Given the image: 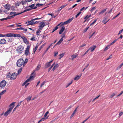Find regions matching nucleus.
<instances>
[{"label":"nucleus","mask_w":123,"mask_h":123,"mask_svg":"<svg viewBox=\"0 0 123 123\" xmlns=\"http://www.w3.org/2000/svg\"><path fill=\"white\" fill-rule=\"evenodd\" d=\"M34 71L32 72L31 74L30 77L28 79L25 81L24 83L22 84L23 86H24L25 85V88H26L28 86L29 84V83H28L26 84L25 85L26 83L29 81H31V80H32L34 78L35 76V74H34Z\"/></svg>","instance_id":"nucleus-1"},{"label":"nucleus","mask_w":123,"mask_h":123,"mask_svg":"<svg viewBox=\"0 0 123 123\" xmlns=\"http://www.w3.org/2000/svg\"><path fill=\"white\" fill-rule=\"evenodd\" d=\"M15 103V102H12L9 105V107H10L9 109L7 110L4 114V116L6 117L11 113L12 109L14 106V104Z\"/></svg>","instance_id":"nucleus-2"},{"label":"nucleus","mask_w":123,"mask_h":123,"mask_svg":"<svg viewBox=\"0 0 123 123\" xmlns=\"http://www.w3.org/2000/svg\"><path fill=\"white\" fill-rule=\"evenodd\" d=\"M25 64L24 60L22 58L18 60L17 62V65L18 67H21L23 65L24 66Z\"/></svg>","instance_id":"nucleus-3"},{"label":"nucleus","mask_w":123,"mask_h":123,"mask_svg":"<svg viewBox=\"0 0 123 123\" xmlns=\"http://www.w3.org/2000/svg\"><path fill=\"white\" fill-rule=\"evenodd\" d=\"M24 49V46L22 45H20L17 47L16 50L18 54H20L23 52Z\"/></svg>","instance_id":"nucleus-4"},{"label":"nucleus","mask_w":123,"mask_h":123,"mask_svg":"<svg viewBox=\"0 0 123 123\" xmlns=\"http://www.w3.org/2000/svg\"><path fill=\"white\" fill-rule=\"evenodd\" d=\"M6 82L5 80H3L0 83V87L3 88L6 86Z\"/></svg>","instance_id":"nucleus-5"},{"label":"nucleus","mask_w":123,"mask_h":123,"mask_svg":"<svg viewBox=\"0 0 123 123\" xmlns=\"http://www.w3.org/2000/svg\"><path fill=\"white\" fill-rule=\"evenodd\" d=\"M40 25L39 26V30H42L43 28L46 25L43 21L40 22Z\"/></svg>","instance_id":"nucleus-6"},{"label":"nucleus","mask_w":123,"mask_h":123,"mask_svg":"<svg viewBox=\"0 0 123 123\" xmlns=\"http://www.w3.org/2000/svg\"><path fill=\"white\" fill-rule=\"evenodd\" d=\"M17 77V74L14 73H13L11 75L10 79L12 80H13L15 79Z\"/></svg>","instance_id":"nucleus-7"},{"label":"nucleus","mask_w":123,"mask_h":123,"mask_svg":"<svg viewBox=\"0 0 123 123\" xmlns=\"http://www.w3.org/2000/svg\"><path fill=\"white\" fill-rule=\"evenodd\" d=\"M74 18L73 17H72L71 18H69L67 21L65 22L62 24V25H64L66 24H68L71 22L73 19Z\"/></svg>","instance_id":"nucleus-8"},{"label":"nucleus","mask_w":123,"mask_h":123,"mask_svg":"<svg viewBox=\"0 0 123 123\" xmlns=\"http://www.w3.org/2000/svg\"><path fill=\"white\" fill-rule=\"evenodd\" d=\"M30 48V47L29 46H28L25 50V54L26 55H28V54L30 53L29 51Z\"/></svg>","instance_id":"nucleus-9"},{"label":"nucleus","mask_w":123,"mask_h":123,"mask_svg":"<svg viewBox=\"0 0 123 123\" xmlns=\"http://www.w3.org/2000/svg\"><path fill=\"white\" fill-rule=\"evenodd\" d=\"M21 38L23 40V41L26 44H28L29 42L25 37L23 36L21 37Z\"/></svg>","instance_id":"nucleus-10"},{"label":"nucleus","mask_w":123,"mask_h":123,"mask_svg":"<svg viewBox=\"0 0 123 123\" xmlns=\"http://www.w3.org/2000/svg\"><path fill=\"white\" fill-rule=\"evenodd\" d=\"M6 43V40L4 38L0 40V44H5Z\"/></svg>","instance_id":"nucleus-11"},{"label":"nucleus","mask_w":123,"mask_h":123,"mask_svg":"<svg viewBox=\"0 0 123 123\" xmlns=\"http://www.w3.org/2000/svg\"><path fill=\"white\" fill-rule=\"evenodd\" d=\"M21 14V13H20L16 14V12H11L10 13V14L12 16L18 15Z\"/></svg>","instance_id":"nucleus-12"},{"label":"nucleus","mask_w":123,"mask_h":123,"mask_svg":"<svg viewBox=\"0 0 123 123\" xmlns=\"http://www.w3.org/2000/svg\"><path fill=\"white\" fill-rule=\"evenodd\" d=\"M82 74H81L80 75V76L77 75L74 78V80H78L80 77L82 76Z\"/></svg>","instance_id":"nucleus-13"},{"label":"nucleus","mask_w":123,"mask_h":123,"mask_svg":"<svg viewBox=\"0 0 123 123\" xmlns=\"http://www.w3.org/2000/svg\"><path fill=\"white\" fill-rule=\"evenodd\" d=\"M107 9V8L104 9L102 10L100 12H98V15H99L101 14H103L105 11H106Z\"/></svg>","instance_id":"nucleus-14"},{"label":"nucleus","mask_w":123,"mask_h":123,"mask_svg":"<svg viewBox=\"0 0 123 123\" xmlns=\"http://www.w3.org/2000/svg\"><path fill=\"white\" fill-rule=\"evenodd\" d=\"M96 46L95 45H93V46H92V47H90L88 49L89 50H91V51H93L96 48Z\"/></svg>","instance_id":"nucleus-15"},{"label":"nucleus","mask_w":123,"mask_h":123,"mask_svg":"<svg viewBox=\"0 0 123 123\" xmlns=\"http://www.w3.org/2000/svg\"><path fill=\"white\" fill-rule=\"evenodd\" d=\"M4 7L5 8L8 10H10V6L9 5L6 4L4 6Z\"/></svg>","instance_id":"nucleus-16"},{"label":"nucleus","mask_w":123,"mask_h":123,"mask_svg":"<svg viewBox=\"0 0 123 123\" xmlns=\"http://www.w3.org/2000/svg\"><path fill=\"white\" fill-rule=\"evenodd\" d=\"M65 29V28L64 26H63L61 28V30H60L59 33V34H61L63 31Z\"/></svg>","instance_id":"nucleus-17"},{"label":"nucleus","mask_w":123,"mask_h":123,"mask_svg":"<svg viewBox=\"0 0 123 123\" xmlns=\"http://www.w3.org/2000/svg\"><path fill=\"white\" fill-rule=\"evenodd\" d=\"M63 40V39L62 38H61V39L56 43V45L60 44Z\"/></svg>","instance_id":"nucleus-18"},{"label":"nucleus","mask_w":123,"mask_h":123,"mask_svg":"<svg viewBox=\"0 0 123 123\" xmlns=\"http://www.w3.org/2000/svg\"><path fill=\"white\" fill-rule=\"evenodd\" d=\"M38 47V45H36L35 48H34L33 49V53L34 54L35 53V52L37 49Z\"/></svg>","instance_id":"nucleus-19"},{"label":"nucleus","mask_w":123,"mask_h":123,"mask_svg":"<svg viewBox=\"0 0 123 123\" xmlns=\"http://www.w3.org/2000/svg\"><path fill=\"white\" fill-rule=\"evenodd\" d=\"M13 37H21V36L20 34H13Z\"/></svg>","instance_id":"nucleus-20"},{"label":"nucleus","mask_w":123,"mask_h":123,"mask_svg":"<svg viewBox=\"0 0 123 123\" xmlns=\"http://www.w3.org/2000/svg\"><path fill=\"white\" fill-rule=\"evenodd\" d=\"M59 67V65L57 63L54 66V67L52 69V70L54 71V70Z\"/></svg>","instance_id":"nucleus-21"},{"label":"nucleus","mask_w":123,"mask_h":123,"mask_svg":"<svg viewBox=\"0 0 123 123\" xmlns=\"http://www.w3.org/2000/svg\"><path fill=\"white\" fill-rule=\"evenodd\" d=\"M78 55H73L71 56V57H72V61L75 58L78 56Z\"/></svg>","instance_id":"nucleus-22"},{"label":"nucleus","mask_w":123,"mask_h":123,"mask_svg":"<svg viewBox=\"0 0 123 123\" xmlns=\"http://www.w3.org/2000/svg\"><path fill=\"white\" fill-rule=\"evenodd\" d=\"M13 34L12 33H9L6 34V37H13Z\"/></svg>","instance_id":"nucleus-23"},{"label":"nucleus","mask_w":123,"mask_h":123,"mask_svg":"<svg viewBox=\"0 0 123 123\" xmlns=\"http://www.w3.org/2000/svg\"><path fill=\"white\" fill-rule=\"evenodd\" d=\"M50 64L48 62L46 63L45 64V68H48L50 66Z\"/></svg>","instance_id":"nucleus-24"},{"label":"nucleus","mask_w":123,"mask_h":123,"mask_svg":"<svg viewBox=\"0 0 123 123\" xmlns=\"http://www.w3.org/2000/svg\"><path fill=\"white\" fill-rule=\"evenodd\" d=\"M21 101L19 103L18 105L14 108L13 111V112L14 111H15V110H16L17 108L19 106V105H20L21 104Z\"/></svg>","instance_id":"nucleus-25"},{"label":"nucleus","mask_w":123,"mask_h":123,"mask_svg":"<svg viewBox=\"0 0 123 123\" xmlns=\"http://www.w3.org/2000/svg\"><path fill=\"white\" fill-rule=\"evenodd\" d=\"M11 74L10 72H9L6 74V77L7 78H9L11 77Z\"/></svg>","instance_id":"nucleus-26"},{"label":"nucleus","mask_w":123,"mask_h":123,"mask_svg":"<svg viewBox=\"0 0 123 123\" xmlns=\"http://www.w3.org/2000/svg\"><path fill=\"white\" fill-rule=\"evenodd\" d=\"M34 4H33L31 5L29 7L32 9H35L36 8H37V7L36 6L34 7Z\"/></svg>","instance_id":"nucleus-27"},{"label":"nucleus","mask_w":123,"mask_h":123,"mask_svg":"<svg viewBox=\"0 0 123 123\" xmlns=\"http://www.w3.org/2000/svg\"><path fill=\"white\" fill-rule=\"evenodd\" d=\"M123 65V62L117 68L116 70L119 69Z\"/></svg>","instance_id":"nucleus-28"},{"label":"nucleus","mask_w":123,"mask_h":123,"mask_svg":"<svg viewBox=\"0 0 123 123\" xmlns=\"http://www.w3.org/2000/svg\"><path fill=\"white\" fill-rule=\"evenodd\" d=\"M91 15H87L86 16V17L84 18V19L85 20V21H84V22L88 18H89L91 16Z\"/></svg>","instance_id":"nucleus-29"},{"label":"nucleus","mask_w":123,"mask_h":123,"mask_svg":"<svg viewBox=\"0 0 123 123\" xmlns=\"http://www.w3.org/2000/svg\"><path fill=\"white\" fill-rule=\"evenodd\" d=\"M64 53H62L59 55V56H60L59 57V59H61L62 58L64 55Z\"/></svg>","instance_id":"nucleus-30"},{"label":"nucleus","mask_w":123,"mask_h":123,"mask_svg":"<svg viewBox=\"0 0 123 123\" xmlns=\"http://www.w3.org/2000/svg\"><path fill=\"white\" fill-rule=\"evenodd\" d=\"M12 17L11 16V17H7L6 18H2L1 19V21H3L5 20H6L7 19H10L11 18V17Z\"/></svg>","instance_id":"nucleus-31"},{"label":"nucleus","mask_w":123,"mask_h":123,"mask_svg":"<svg viewBox=\"0 0 123 123\" xmlns=\"http://www.w3.org/2000/svg\"><path fill=\"white\" fill-rule=\"evenodd\" d=\"M118 40V39H116L113 42L111 43L110 44V45H113L114 43H115Z\"/></svg>","instance_id":"nucleus-32"},{"label":"nucleus","mask_w":123,"mask_h":123,"mask_svg":"<svg viewBox=\"0 0 123 123\" xmlns=\"http://www.w3.org/2000/svg\"><path fill=\"white\" fill-rule=\"evenodd\" d=\"M22 70V67L20 68L18 70V74H19L21 73V71Z\"/></svg>","instance_id":"nucleus-33"},{"label":"nucleus","mask_w":123,"mask_h":123,"mask_svg":"<svg viewBox=\"0 0 123 123\" xmlns=\"http://www.w3.org/2000/svg\"><path fill=\"white\" fill-rule=\"evenodd\" d=\"M31 96H29L26 98L28 102H29L31 99Z\"/></svg>","instance_id":"nucleus-34"},{"label":"nucleus","mask_w":123,"mask_h":123,"mask_svg":"<svg viewBox=\"0 0 123 123\" xmlns=\"http://www.w3.org/2000/svg\"><path fill=\"white\" fill-rule=\"evenodd\" d=\"M49 112L48 111H47L45 114L44 115V116L45 117H47V118L49 117V116H47V115L49 114Z\"/></svg>","instance_id":"nucleus-35"},{"label":"nucleus","mask_w":123,"mask_h":123,"mask_svg":"<svg viewBox=\"0 0 123 123\" xmlns=\"http://www.w3.org/2000/svg\"><path fill=\"white\" fill-rule=\"evenodd\" d=\"M55 62L51 66L49 69L48 72H49L52 68L55 65Z\"/></svg>","instance_id":"nucleus-36"},{"label":"nucleus","mask_w":123,"mask_h":123,"mask_svg":"<svg viewBox=\"0 0 123 123\" xmlns=\"http://www.w3.org/2000/svg\"><path fill=\"white\" fill-rule=\"evenodd\" d=\"M34 21L33 20V18H32L31 20L29 21V22H30L31 24V25H34V24H33V22Z\"/></svg>","instance_id":"nucleus-37"},{"label":"nucleus","mask_w":123,"mask_h":123,"mask_svg":"<svg viewBox=\"0 0 123 123\" xmlns=\"http://www.w3.org/2000/svg\"><path fill=\"white\" fill-rule=\"evenodd\" d=\"M73 82V80H72L69 83H68L66 86V87L67 88L68 86H69Z\"/></svg>","instance_id":"nucleus-38"},{"label":"nucleus","mask_w":123,"mask_h":123,"mask_svg":"<svg viewBox=\"0 0 123 123\" xmlns=\"http://www.w3.org/2000/svg\"><path fill=\"white\" fill-rule=\"evenodd\" d=\"M6 92V90H4V91H3L0 93V95H3L4 93L5 92Z\"/></svg>","instance_id":"nucleus-39"},{"label":"nucleus","mask_w":123,"mask_h":123,"mask_svg":"<svg viewBox=\"0 0 123 123\" xmlns=\"http://www.w3.org/2000/svg\"><path fill=\"white\" fill-rule=\"evenodd\" d=\"M44 4H44H42L41 3V4L38 3L37 4L36 6L38 7H40L43 5Z\"/></svg>","instance_id":"nucleus-40"},{"label":"nucleus","mask_w":123,"mask_h":123,"mask_svg":"<svg viewBox=\"0 0 123 123\" xmlns=\"http://www.w3.org/2000/svg\"><path fill=\"white\" fill-rule=\"evenodd\" d=\"M60 24V23L58 24L57 25L54 29H53V30H54V31H55L58 28V26Z\"/></svg>","instance_id":"nucleus-41"},{"label":"nucleus","mask_w":123,"mask_h":123,"mask_svg":"<svg viewBox=\"0 0 123 123\" xmlns=\"http://www.w3.org/2000/svg\"><path fill=\"white\" fill-rule=\"evenodd\" d=\"M65 34L66 33H63L62 34V35L61 36V37H62V38H62V39H63V38L65 37Z\"/></svg>","instance_id":"nucleus-42"},{"label":"nucleus","mask_w":123,"mask_h":123,"mask_svg":"<svg viewBox=\"0 0 123 123\" xmlns=\"http://www.w3.org/2000/svg\"><path fill=\"white\" fill-rule=\"evenodd\" d=\"M110 45H107L106 47L105 48L104 50L105 51L106 50H107L109 48H110Z\"/></svg>","instance_id":"nucleus-43"},{"label":"nucleus","mask_w":123,"mask_h":123,"mask_svg":"<svg viewBox=\"0 0 123 123\" xmlns=\"http://www.w3.org/2000/svg\"><path fill=\"white\" fill-rule=\"evenodd\" d=\"M68 5V4H64V5H62L60 7L62 9L64 8L66 6Z\"/></svg>","instance_id":"nucleus-44"},{"label":"nucleus","mask_w":123,"mask_h":123,"mask_svg":"<svg viewBox=\"0 0 123 123\" xmlns=\"http://www.w3.org/2000/svg\"><path fill=\"white\" fill-rule=\"evenodd\" d=\"M47 119V117H43L41 118L40 120L41 122H42L44 121L45 120Z\"/></svg>","instance_id":"nucleus-45"},{"label":"nucleus","mask_w":123,"mask_h":123,"mask_svg":"<svg viewBox=\"0 0 123 123\" xmlns=\"http://www.w3.org/2000/svg\"><path fill=\"white\" fill-rule=\"evenodd\" d=\"M26 1H21L20 2V4H22L23 5L25 4L26 3Z\"/></svg>","instance_id":"nucleus-46"},{"label":"nucleus","mask_w":123,"mask_h":123,"mask_svg":"<svg viewBox=\"0 0 123 123\" xmlns=\"http://www.w3.org/2000/svg\"><path fill=\"white\" fill-rule=\"evenodd\" d=\"M107 18V17H104V19L102 21V22L103 23H104H104H105V22H106V19Z\"/></svg>","instance_id":"nucleus-47"},{"label":"nucleus","mask_w":123,"mask_h":123,"mask_svg":"<svg viewBox=\"0 0 123 123\" xmlns=\"http://www.w3.org/2000/svg\"><path fill=\"white\" fill-rule=\"evenodd\" d=\"M40 30L38 29L37 31V35H39L40 32H41V31Z\"/></svg>","instance_id":"nucleus-48"},{"label":"nucleus","mask_w":123,"mask_h":123,"mask_svg":"<svg viewBox=\"0 0 123 123\" xmlns=\"http://www.w3.org/2000/svg\"><path fill=\"white\" fill-rule=\"evenodd\" d=\"M97 20V19H95L94 21H93V22L91 24H90V26H92L93 25L96 21Z\"/></svg>","instance_id":"nucleus-49"},{"label":"nucleus","mask_w":123,"mask_h":123,"mask_svg":"<svg viewBox=\"0 0 123 123\" xmlns=\"http://www.w3.org/2000/svg\"><path fill=\"white\" fill-rule=\"evenodd\" d=\"M41 67V65H38L37 67L36 70H38Z\"/></svg>","instance_id":"nucleus-50"},{"label":"nucleus","mask_w":123,"mask_h":123,"mask_svg":"<svg viewBox=\"0 0 123 123\" xmlns=\"http://www.w3.org/2000/svg\"><path fill=\"white\" fill-rule=\"evenodd\" d=\"M24 29V28L22 27H20L19 28H18L16 29H15L14 30H23Z\"/></svg>","instance_id":"nucleus-51"},{"label":"nucleus","mask_w":123,"mask_h":123,"mask_svg":"<svg viewBox=\"0 0 123 123\" xmlns=\"http://www.w3.org/2000/svg\"><path fill=\"white\" fill-rule=\"evenodd\" d=\"M30 10H31L30 9H26V10H25L23 12H21L20 13H21H21H22L23 12H27V11H30Z\"/></svg>","instance_id":"nucleus-52"},{"label":"nucleus","mask_w":123,"mask_h":123,"mask_svg":"<svg viewBox=\"0 0 123 123\" xmlns=\"http://www.w3.org/2000/svg\"><path fill=\"white\" fill-rule=\"evenodd\" d=\"M81 13L80 11V12L75 16V17L77 18Z\"/></svg>","instance_id":"nucleus-53"},{"label":"nucleus","mask_w":123,"mask_h":123,"mask_svg":"<svg viewBox=\"0 0 123 123\" xmlns=\"http://www.w3.org/2000/svg\"><path fill=\"white\" fill-rule=\"evenodd\" d=\"M78 107H79V106H78V107H77L76 108H75V110H74V111H73V113H74V114H75V113L76 111L77 110V109L78 108Z\"/></svg>","instance_id":"nucleus-54"},{"label":"nucleus","mask_w":123,"mask_h":123,"mask_svg":"<svg viewBox=\"0 0 123 123\" xmlns=\"http://www.w3.org/2000/svg\"><path fill=\"white\" fill-rule=\"evenodd\" d=\"M88 7H87L86 8H85V7H83L82 8H81L80 10V11H82L84 10V9H85V10H86V9L88 8Z\"/></svg>","instance_id":"nucleus-55"},{"label":"nucleus","mask_w":123,"mask_h":123,"mask_svg":"<svg viewBox=\"0 0 123 123\" xmlns=\"http://www.w3.org/2000/svg\"><path fill=\"white\" fill-rule=\"evenodd\" d=\"M123 114V111H122L119 113V117H120Z\"/></svg>","instance_id":"nucleus-56"},{"label":"nucleus","mask_w":123,"mask_h":123,"mask_svg":"<svg viewBox=\"0 0 123 123\" xmlns=\"http://www.w3.org/2000/svg\"><path fill=\"white\" fill-rule=\"evenodd\" d=\"M112 55H111L110 56H109V57H108V58H107L106 60H108L109 59H110L111 58H112Z\"/></svg>","instance_id":"nucleus-57"},{"label":"nucleus","mask_w":123,"mask_h":123,"mask_svg":"<svg viewBox=\"0 0 123 123\" xmlns=\"http://www.w3.org/2000/svg\"><path fill=\"white\" fill-rule=\"evenodd\" d=\"M120 13H119L117 15H116L114 17H113L112 18V19L113 20V19H114L115 18L117 17L118 16H119L120 15Z\"/></svg>","instance_id":"nucleus-58"},{"label":"nucleus","mask_w":123,"mask_h":123,"mask_svg":"<svg viewBox=\"0 0 123 123\" xmlns=\"http://www.w3.org/2000/svg\"><path fill=\"white\" fill-rule=\"evenodd\" d=\"M89 27H86V28L84 30V32H86L87 31L88 29H89Z\"/></svg>","instance_id":"nucleus-59"},{"label":"nucleus","mask_w":123,"mask_h":123,"mask_svg":"<svg viewBox=\"0 0 123 123\" xmlns=\"http://www.w3.org/2000/svg\"><path fill=\"white\" fill-rule=\"evenodd\" d=\"M28 60L26 58L25 59V61L24 62V63H25V64H26V63L28 62Z\"/></svg>","instance_id":"nucleus-60"},{"label":"nucleus","mask_w":123,"mask_h":123,"mask_svg":"<svg viewBox=\"0 0 123 123\" xmlns=\"http://www.w3.org/2000/svg\"><path fill=\"white\" fill-rule=\"evenodd\" d=\"M25 24H27V25H31V24L30 22H29V21L26 22Z\"/></svg>","instance_id":"nucleus-61"},{"label":"nucleus","mask_w":123,"mask_h":123,"mask_svg":"<svg viewBox=\"0 0 123 123\" xmlns=\"http://www.w3.org/2000/svg\"><path fill=\"white\" fill-rule=\"evenodd\" d=\"M89 50L88 49L87 51H86V52L85 53L82 55V56H84L89 51Z\"/></svg>","instance_id":"nucleus-62"},{"label":"nucleus","mask_w":123,"mask_h":123,"mask_svg":"<svg viewBox=\"0 0 123 123\" xmlns=\"http://www.w3.org/2000/svg\"><path fill=\"white\" fill-rule=\"evenodd\" d=\"M115 93L112 94L111 96H110V98H112L113 97L115 96Z\"/></svg>","instance_id":"nucleus-63"},{"label":"nucleus","mask_w":123,"mask_h":123,"mask_svg":"<svg viewBox=\"0 0 123 123\" xmlns=\"http://www.w3.org/2000/svg\"><path fill=\"white\" fill-rule=\"evenodd\" d=\"M45 82H43L42 84H41V85L40 86V88H41L45 84Z\"/></svg>","instance_id":"nucleus-64"}]
</instances>
